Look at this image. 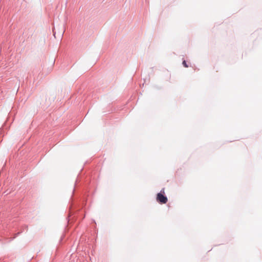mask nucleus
<instances>
[{
  "mask_svg": "<svg viewBox=\"0 0 262 262\" xmlns=\"http://www.w3.org/2000/svg\"><path fill=\"white\" fill-rule=\"evenodd\" d=\"M182 63H183V65L184 66V67H185V68H188V66L187 65V63H186L185 60H184L183 61Z\"/></svg>",
  "mask_w": 262,
  "mask_h": 262,
  "instance_id": "obj_2",
  "label": "nucleus"
},
{
  "mask_svg": "<svg viewBox=\"0 0 262 262\" xmlns=\"http://www.w3.org/2000/svg\"><path fill=\"white\" fill-rule=\"evenodd\" d=\"M162 193H164V189L161 191L160 193H158L157 195V201L161 204H166L167 202V198L164 196Z\"/></svg>",
  "mask_w": 262,
  "mask_h": 262,
  "instance_id": "obj_1",
  "label": "nucleus"
}]
</instances>
